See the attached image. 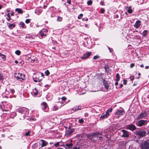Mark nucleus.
Returning a JSON list of instances; mask_svg holds the SVG:
<instances>
[{
  "label": "nucleus",
  "instance_id": "10",
  "mask_svg": "<svg viewBox=\"0 0 149 149\" xmlns=\"http://www.w3.org/2000/svg\"><path fill=\"white\" fill-rule=\"evenodd\" d=\"M41 107L42 109L44 110V111L47 112V110H45L47 108V104L46 102H43L41 104Z\"/></svg>",
  "mask_w": 149,
  "mask_h": 149
},
{
  "label": "nucleus",
  "instance_id": "49",
  "mask_svg": "<svg viewBox=\"0 0 149 149\" xmlns=\"http://www.w3.org/2000/svg\"><path fill=\"white\" fill-rule=\"evenodd\" d=\"M130 79L131 81H132L134 79V77L133 76H131L130 77Z\"/></svg>",
  "mask_w": 149,
  "mask_h": 149
},
{
  "label": "nucleus",
  "instance_id": "13",
  "mask_svg": "<svg viewBox=\"0 0 149 149\" xmlns=\"http://www.w3.org/2000/svg\"><path fill=\"white\" fill-rule=\"evenodd\" d=\"M123 133L122 136L123 137H127L129 136L128 133L124 130H123L121 131Z\"/></svg>",
  "mask_w": 149,
  "mask_h": 149
},
{
  "label": "nucleus",
  "instance_id": "62",
  "mask_svg": "<svg viewBox=\"0 0 149 149\" xmlns=\"http://www.w3.org/2000/svg\"><path fill=\"white\" fill-rule=\"evenodd\" d=\"M47 7V6L46 5V6H43V8H44V9H45Z\"/></svg>",
  "mask_w": 149,
  "mask_h": 149
},
{
  "label": "nucleus",
  "instance_id": "31",
  "mask_svg": "<svg viewBox=\"0 0 149 149\" xmlns=\"http://www.w3.org/2000/svg\"><path fill=\"white\" fill-rule=\"evenodd\" d=\"M112 109L111 108L109 109L106 112L107 113H111L112 112Z\"/></svg>",
  "mask_w": 149,
  "mask_h": 149
},
{
  "label": "nucleus",
  "instance_id": "51",
  "mask_svg": "<svg viewBox=\"0 0 149 149\" xmlns=\"http://www.w3.org/2000/svg\"><path fill=\"white\" fill-rule=\"evenodd\" d=\"M79 147H77L76 146H75L72 148V149H79Z\"/></svg>",
  "mask_w": 149,
  "mask_h": 149
},
{
  "label": "nucleus",
  "instance_id": "50",
  "mask_svg": "<svg viewBox=\"0 0 149 149\" xmlns=\"http://www.w3.org/2000/svg\"><path fill=\"white\" fill-rule=\"evenodd\" d=\"M58 108L56 107V106H55L53 108L54 110H58Z\"/></svg>",
  "mask_w": 149,
  "mask_h": 149
},
{
  "label": "nucleus",
  "instance_id": "5",
  "mask_svg": "<svg viewBox=\"0 0 149 149\" xmlns=\"http://www.w3.org/2000/svg\"><path fill=\"white\" fill-rule=\"evenodd\" d=\"M146 122V120H141L138 121L136 123V124L138 126L141 127L144 125Z\"/></svg>",
  "mask_w": 149,
  "mask_h": 149
},
{
  "label": "nucleus",
  "instance_id": "37",
  "mask_svg": "<svg viewBox=\"0 0 149 149\" xmlns=\"http://www.w3.org/2000/svg\"><path fill=\"white\" fill-rule=\"evenodd\" d=\"M138 2L140 4H142L143 2V0H138Z\"/></svg>",
  "mask_w": 149,
  "mask_h": 149
},
{
  "label": "nucleus",
  "instance_id": "25",
  "mask_svg": "<svg viewBox=\"0 0 149 149\" xmlns=\"http://www.w3.org/2000/svg\"><path fill=\"white\" fill-rule=\"evenodd\" d=\"M19 73H15V77H16L17 80H19Z\"/></svg>",
  "mask_w": 149,
  "mask_h": 149
},
{
  "label": "nucleus",
  "instance_id": "14",
  "mask_svg": "<svg viewBox=\"0 0 149 149\" xmlns=\"http://www.w3.org/2000/svg\"><path fill=\"white\" fill-rule=\"evenodd\" d=\"M40 141L42 143L41 144V147L46 146L48 144L47 142L41 139L40 140Z\"/></svg>",
  "mask_w": 149,
  "mask_h": 149
},
{
  "label": "nucleus",
  "instance_id": "23",
  "mask_svg": "<svg viewBox=\"0 0 149 149\" xmlns=\"http://www.w3.org/2000/svg\"><path fill=\"white\" fill-rule=\"evenodd\" d=\"M81 106H78L77 107H74L73 109L74 110V111H77L81 109Z\"/></svg>",
  "mask_w": 149,
  "mask_h": 149
},
{
  "label": "nucleus",
  "instance_id": "27",
  "mask_svg": "<svg viewBox=\"0 0 149 149\" xmlns=\"http://www.w3.org/2000/svg\"><path fill=\"white\" fill-rule=\"evenodd\" d=\"M120 76L119 74L118 73H117L116 74V81H119L120 80Z\"/></svg>",
  "mask_w": 149,
  "mask_h": 149
},
{
  "label": "nucleus",
  "instance_id": "30",
  "mask_svg": "<svg viewBox=\"0 0 149 149\" xmlns=\"http://www.w3.org/2000/svg\"><path fill=\"white\" fill-rule=\"evenodd\" d=\"M20 25L21 26V27L22 28H24V26L25 24L23 22H21L20 23Z\"/></svg>",
  "mask_w": 149,
  "mask_h": 149
},
{
  "label": "nucleus",
  "instance_id": "16",
  "mask_svg": "<svg viewBox=\"0 0 149 149\" xmlns=\"http://www.w3.org/2000/svg\"><path fill=\"white\" fill-rule=\"evenodd\" d=\"M123 111L122 110H118L116 113L115 114L119 116H120L123 114Z\"/></svg>",
  "mask_w": 149,
  "mask_h": 149
},
{
  "label": "nucleus",
  "instance_id": "45",
  "mask_svg": "<svg viewBox=\"0 0 149 149\" xmlns=\"http://www.w3.org/2000/svg\"><path fill=\"white\" fill-rule=\"evenodd\" d=\"M30 132V131H29L28 132H26L25 134V135L26 136H30V134H29V133Z\"/></svg>",
  "mask_w": 149,
  "mask_h": 149
},
{
  "label": "nucleus",
  "instance_id": "9",
  "mask_svg": "<svg viewBox=\"0 0 149 149\" xmlns=\"http://www.w3.org/2000/svg\"><path fill=\"white\" fill-rule=\"evenodd\" d=\"M73 146V145L72 143H67L65 145H61V146L64 147L67 149H70V148H72Z\"/></svg>",
  "mask_w": 149,
  "mask_h": 149
},
{
  "label": "nucleus",
  "instance_id": "17",
  "mask_svg": "<svg viewBox=\"0 0 149 149\" xmlns=\"http://www.w3.org/2000/svg\"><path fill=\"white\" fill-rule=\"evenodd\" d=\"M103 84L106 89H108L109 88V86L107 81L105 80H104Z\"/></svg>",
  "mask_w": 149,
  "mask_h": 149
},
{
  "label": "nucleus",
  "instance_id": "48",
  "mask_svg": "<svg viewBox=\"0 0 149 149\" xmlns=\"http://www.w3.org/2000/svg\"><path fill=\"white\" fill-rule=\"evenodd\" d=\"M105 11V10L103 8H102L101 10V12L102 13H103Z\"/></svg>",
  "mask_w": 149,
  "mask_h": 149
},
{
  "label": "nucleus",
  "instance_id": "56",
  "mask_svg": "<svg viewBox=\"0 0 149 149\" xmlns=\"http://www.w3.org/2000/svg\"><path fill=\"white\" fill-rule=\"evenodd\" d=\"M100 5H104V2L102 1H101V2H100Z\"/></svg>",
  "mask_w": 149,
  "mask_h": 149
},
{
  "label": "nucleus",
  "instance_id": "22",
  "mask_svg": "<svg viewBox=\"0 0 149 149\" xmlns=\"http://www.w3.org/2000/svg\"><path fill=\"white\" fill-rule=\"evenodd\" d=\"M15 11L17 12L18 13L22 14L23 13V10L20 8H17L15 9Z\"/></svg>",
  "mask_w": 149,
  "mask_h": 149
},
{
  "label": "nucleus",
  "instance_id": "46",
  "mask_svg": "<svg viewBox=\"0 0 149 149\" xmlns=\"http://www.w3.org/2000/svg\"><path fill=\"white\" fill-rule=\"evenodd\" d=\"M127 84V80L125 79L123 80V84L125 85H126Z\"/></svg>",
  "mask_w": 149,
  "mask_h": 149
},
{
  "label": "nucleus",
  "instance_id": "3",
  "mask_svg": "<svg viewBox=\"0 0 149 149\" xmlns=\"http://www.w3.org/2000/svg\"><path fill=\"white\" fill-rule=\"evenodd\" d=\"M47 31L48 30L47 29H43L40 31L38 34L39 36H40L41 37H42L46 35L47 33Z\"/></svg>",
  "mask_w": 149,
  "mask_h": 149
},
{
  "label": "nucleus",
  "instance_id": "2",
  "mask_svg": "<svg viewBox=\"0 0 149 149\" xmlns=\"http://www.w3.org/2000/svg\"><path fill=\"white\" fill-rule=\"evenodd\" d=\"M146 132L143 130H140L136 132V134L140 137H143L145 135Z\"/></svg>",
  "mask_w": 149,
  "mask_h": 149
},
{
  "label": "nucleus",
  "instance_id": "54",
  "mask_svg": "<svg viewBox=\"0 0 149 149\" xmlns=\"http://www.w3.org/2000/svg\"><path fill=\"white\" fill-rule=\"evenodd\" d=\"M34 81L35 82H37L38 81H40V80H39V79H35L34 80Z\"/></svg>",
  "mask_w": 149,
  "mask_h": 149
},
{
  "label": "nucleus",
  "instance_id": "33",
  "mask_svg": "<svg viewBox=\"0 0 149 149\" xmlns=\"http://www.w3.org/2000/svg\"><path fill=\"white\" fill-rule=\"evenodd\" d=\"M78 122L82 124L84 123V121L83 119H81L79 120Z\"/></svg>",
  "mask_w": 149,
  "mask_h": 149
},
{
  "label": "nucleus",
  "instance_id": "26",
  "mask_svg": "<svg viewBox=\"0 0 149 149\" xmlns=\"http://www.w3.org/2000/svg\"><path fill=\"white\" fill-rule=\"evenodd\" d=\"M148 33V31L147 30H144L142 33V35L144 37H146Z\"/></svg>",
  "mask_w": 149,
  "mask_h": 149
},
{
  "label": "nucleus",
  "instance_id": "39",
  "mask_svg": "<svg viewBox=\"0 0 149 149\" xmlns=\"http://www.w3.org/2000/svg\"><path fill=\"white\" fill-rule=\"evenodd\" d=\"M83 16V14H81L80 15L78 16V19H80L81 18V17Z\"/></svg>",
  "mask_w": 149,
  "mask_h": 149
},
{
  "label": "nucleus",
  "instance_id": "21",
  "mask_svg": "<svg viewBox=\"0 0 149 149\" xmlns=\"http://www.w3.org/2000/svg\"><path fill=\"white\" fill-rule=\"evenodd\" d=\"M8 27L10 29H11L15 27V25L14 24H11L8 23H7Z\"/></svg>",
  "mask_w": 149,
  "mask_h": 149
},
{
  "label": "nucleus",
  "instance_id": "44",
  "mask_svg": "<svg viewBox=\"0 0 149 149\" xmlns=\"http://www.w3.org/2000/svg\"><path fill=\"white\" fill-rule=\"evenodd\" d=\"M61 99L63 101H65L66 100L67 98L65 97H62Z\"/></svg>",
  "mask_w": 149,
  "mask_h": 149
},
{
  "label": "nucleus",
  "instance_id": "42",
  "mask_svg": "<svg viewBox=\"0 0 149 149\" xmlns=\"http://www.w3.org/2000/svg\"><path fill=\"white\" fill-rule=\"evenodd\" d=\"M62 18L60 17H58L57 19V20L59 21H61L62 20Z\"/></svg>",
  "mask_w": 149,
  "mask_h": 149
},
{
  "label": "nucleus",
  "instance_id": "32",
  "mask_svg": "<svg viewBox=\"0 0 149 149\" xmlns=\"http://www.w3.org/2000/svg\"><path fill=\"white\" fill-rule=\"evenodd\" d=\"M20 53L21 52L19 50H17L15 52V54L18 55H19L20 54Z\"/></svg>",
  "mask_w": 149,
  "mask_h": 149
},
{
  "label": "nucleus",
  "instance_id": "34",
  "mask_svg": "<svg viewBox=\"0 0 149 149\" xmlns=\"http://www.w3.org/2000/svg\"><path fill=\"white\" fill-rule=\"evenodd\" d=\"M45 74L47 76H48L49 74V72L48 70H47L45 72Z\"/></svg>",
  "mask_w": 149,
  "mask_h": 149
},
{
  "label": "nucleus",
  "instance_id": "58",
  "mask_svg": "<svg viewBox=\"0 0 149 149\" xmlns=\"http://www.w3.org/2000/svg\"><path fill=\"white\" fill-rule=\"evenodd\" d=\"M109 49V50L110 52H112V51H111L112 49H111L109 47H108Z\"/></svg>",
  "mask_w": 149,
  "mask_h": 149
},
{
  "label": "nucleus",
  "instance_id": "41",
  "mask_svg": "<svg viewBox=\"0 0 149 149\" xmlns=\"http://www.w3.org/2000/svg\"><path fill=\"white\" fill-rule=\"evenodd\" d=\"M30 19H26L25 20V22L27 24L29 23L30 22Z\"/></svg>",
  "mask_w": 149,
  "mask_h": 149
},
{
  "label": "nucleus",
  "instance_id": "53",
  "mask_svg": "<svg viewBox=\"0 0 149 149\" xmlns=\"http://www.w3.org/2000/svg\"><path fill=\"white\" fill-rule=\"evenodd\" d=\"M67 2L69 4H71L70 0H67Z\"/></svg>",
  "mask_w": 149,
  "mask_h": 149
},
{
  "label": "nucleus",
  "instance_id": "4",
  "mask_svg": "<svg viewBox=\"0 0 149 149\" xmlns=\"http://www.w3.org/2000/svg\"><path fill=\"white\" fill-rule=\"evenodd\" d=\"M147 115V113L146 111H144L142 112L140 115L137 118V120H139L143 118V117L146 116Z\"/></svg>",
  "mask_w": 149,
  "mask_h": 149
},
{
  "label": "nucleus",
  "instance_id": "55",
  "mask_svg": "<svg viewBox=\"0 0 149 149\" xmlns=\"http://www.w3.org/2000/svg\"><path fill=\"white\" fill-rule=\"evenodd\" d=\"M7 16L8 17H10V13H8L7 14Z\"/></svg>",
  "mask_w": 149,
  "mask_h": 149
},
{
  "label": "nucleus",
  "instance_id": "7",
  "mask_svg": "<svg viewBox=\"0 0 149 149\" xmlns=\"http://www.w3.org/2000/svg\"><path fill=\"white\" fill-rule=\"evenodd\" d=\"M109 113H107L106 112V113H102V115L100 117V120H101L104 119L106 118H107L109 116Z\"/></svg>",
  "mask_w": 149,
  "mask_h": 149
},
{
  "label": "nucleus",
  "instance_id": "61",
  "mask_svg": "<svg viewBox=\"0 0 149 149\" xmlns=\"http://www.w3.org/2000/svg\"><path fill=\"white\" fill-rule=\"evenodd\" d=\"M140 67L141 68H143V67H144V66L143 65V64H141V65H140Z\"/></svg>",
  "mask_w": 149,
  "mask_h": 149
},
{
  "label": "nucleus",
  "instance_id": "11",
  "mask_svg": "<svg viewBox=\"0 0 149 149\" xmlns=\"http://www.w3.org/2000/svg\"><path fill=\"white\" fill-rule=\"evenodd\" d=\"M91 54V52H88L84 54L83 56L81 57L82 59H85L88 58Z\"/></svg>",
  "mask_w": 149,
  "mask_h": 149
},
{
  "label": "nucleus",
  "instance_id": "20",
  "mask_svg": "<svg viewBox=\"0 0 149 149\" xmlns=\"http://www.w3.org/2000/svg\"><path fill=\"white\" fill-rule=\"evenodd\" d=\"M126 10L129 13H132V10L131 9V7L130 6L127 7L126 8Z\"/></svg>",
  "mask_w": 149,
  "mask_h": 149
},
{
  "label": "nucleus",
  "instance_id": "63",
  "mask_svg": "<svg viewBox=\"0 0 149 149\" xmlns=\"http://www.w3.org/2000/svg\"><path fill=\"white\" fill-rule=\"evenodd\" d=\"M14 15V13L13 12L11 13V16H13Z\"/></svg>",
  "mask_w": 149,
  "mask_h": 149
},
{
  "label": "nucleus",
  "instance_id": "43",
  "mask_svg": "<svg viewBox=\"0 0 149 149\" xmlns=\"http://www.w3.org/2000/svg\"><path fill=\"white\" fill-rule=\"evenodd\" d=\"M99 58V56H95L93 57V59L95 60Z\"/></svg>",
  "mask_w": 149,
  "mask_h": 149
},
{
  "label": "nucleus",
  "instance_id": "29",
  "mask_svg": "<svg viewBox=\"0 0 149 149\" xmlns=\"http://www.w3.org/2000/svg\"><path fill=\"white\" fill-rule=\"evenodd\" d=\"M20 76L22 77H20V78L21 79V80H20V81L23 80L25 78L24 75L23 74H20Z\"/></svg>",
  "mask_w": 149,
  "mask_h": 149
},
{
  "label": "nucleus",
  "instance_id": "57",
  "mask_svg": "<svg viewBox=\"0 0 149 149\" xmlns=\"http://www.w3.org/2000/svg\"><path fill=\"white\" fill-rule=\"evenodd\" d=\"M6 19L8 21H9L11 19L10 17H8V18H6Z\"/></svg>",
  "mask_w": 149,
  "mask_h": 149
},
{
  "label": "nucleus",
  "instance_id": "24",
  "mask_svg": "<svg viewBox=\"0 0 149 149\" xmlns=\"http://www.w3.org/2000/svg\"><path fill=\"white\" fill-rule=\"evenodd\" d=\"M32 95H36L38 94V91L35 88L34 90L31 93Z\"/></svg>",
  "mask_w": 149,
  "mask_h": 149
},
{
  "label": "nucleus",
  "instance_id": "35",
  "mask_svg": "<svg viewBox=\"0 0 149 149\" xmlns=\"http://www.w3.org/2000/svg\"><path fill=\"white\" fill-rule=\"evenodd\" d=\"M92 1L91 0H89L87 2V4L88 5H91L92 4Z\"/></svg>",
  "mask_w": 149,
  "mask_h": 149
},
{
  "label": "nucleus",
  "instance_id": "28",
  "mask_svg": "<svg viewBox=\"0 0 149 149\" xmlns=\"http://www.w3.org/2000/svg\"><path fill=\"white\" fill-rule=\"evenodd\" d=\"M6 56L0 53V58L1 57L3 59V60L4 61L6 60Z\"/></svg>",
  "mask_w": 149,
  "mask_h": 149
},
{
  "label": "nucleus",
  "instance_id": "1",
  "mask_svg": "<svg viewBox=\"0 0 149 149\" xmlns=\"http://www.w3.org/2000/svg\"><path fill=\"white\" fill-rule=\"evenodd\" d=\"M142 149H149V141H145L141 144Z\"/></svg>",
  "mask_w": 149,
  "mask_h": 149
},
{
  "label": "nucleus",
  "instance_id": "60",
  "mask_svg": "<svg viewBox=\"0 0 149 149\" xmlns=\"http://www.w3.org/2000/svg\"><path fill=\"white\" fill-rule=\"evenodd\" d=\"M118 81H116V82L115 83V85L116 86L117 85H118Z\"/></svg>",
  "mask_w": 149,
  "mask_h": 149
},
{
  "label": "nucleus",
  "instance_id": "47",
  "mask_svg": "<svg viewBox=\"0 0 149 149\" xmlns=\"http://www.w3.org/2000/svg\"><path fill=\"white\" fill-rule=\"evenodd\" d=\"M3 77V76L2 74H0V80L2 79Z\"/></svg>",
  "mask_w": 149,
  "mask_h": 149
},
{
  "label": "nucleus",
  "instance_id": "38",
  "mask_svg": "<svg viewBox=\"0 0 149 149\" xmlns=\"http://www.w3.org/2000/svg\"><path fill=\"white\" fill-rule=\"evenodd\" d=\"M59 143H60L59 142H58L54 144V146H55L56 147H58L59 145Z\"/></svg>",
  "mask_w": 149,
  "mask_h": 149
},
{
  "label": "nucleus",
  "instance_id": "40",
  "mask_svg": "<svg viewBox=\"0 0 149 149\" xmlns=\"http://www.w3.org/2000/svg\"><path fill=\"white\" fill-rule=\"evenodd\" d=\"M10 92L11 93L13 94L15 92V90L13 89H10Z\"/></svg>",
  "mask_w": 149,
  "mask_h": 149
},
{
  "label": "nucleus",
  "instance_id": "15",
  "mask_svg": "<svg viewBox=\"0 0 149 149\" xmlns=\"http://www.w3.org/2000/svg\"><path fill=\"white\" fill-rule=\"evenodd\" d=\"M141 22L139 20L137 21L134 25V26L136 28H139L141 25Z\"/></svg>",
  "mask_w": 149,
  "mask_h": 149
},
{
  "label": "nucleus",
  "instance_id": "6",
  "mask_svg": "<svg viewBox=\"0 0 149 149\" xmlns=\"http://www.w3.org/2000/svg\"><path fill=\"white\" fill-rule=\"evenodd\" d=\"M74 128L70 129L68 130L66 132L65 135L67 136H70L74 132Z\"/></svg>",
  "mask_w": 149,
  "mask_h": 149
},
{
  "label": "nucleus",
  "instance_id": "8",
  "mask_svg": "<svg viewBox=\"0 0 149 149\" xmlns=\"http://www.w3.org/2000/svg\"><path fill=\"white\" fill-rule=\"evenodd\" d=\"M88 138L90 140L94 141L93 139L96 137L95 133H92L89 134H88L87 135Z\"/></svg>",
  "mask_w": 149,
  "mask_h": 149
},
{
  "label": "nucleus",
  "instance_id": "59",
  "mask_svg": "<svg viewBox=\"0 0 149 149\" xmlns=\"http://www.w3.org/2000/svg\"><path fill=\"white\" fill-rule=\"evenodd\" d=\"M31 58H32V56H31L30 57H28V59L29 60V59L31 60Z\"/></svg>",
  "mask_w": 149,
  "mask_h": 149
},
{
  "label": "nucleus",
  "instance_id": "19",
  "mask_svg": "<svg viewBox=\"0 0 149 149\" xmlns=\"http://www.w3.org/2000/svg\"><path fill=\"white\" fill-rule=\"evenodd\" d=\"M95 135L96 136V137H97L100 139L102 138V135L101 133L98 132H95Z\"/></svg>",
  "mask_w": 149,
  "mask_h": 149
},
{
  "label": "nucleus",
  "instance_id": "12",
  "mask_svg": "<svg viewBox=\"0 0 149 149\" xmlns=\"http://www.w3.org/2000/svg\"><path fill=\"white\" fill-rule=\"evenodd\" d=\"M127 128L132 131L136 129V127L135 126L132 124L127 125Z\"/></svg>",
  "mask_w": 149,
  "mask_h": 149
},
{
  "label": "nucleus",
  "instance_id": "36",
  "mask_svg": "<svg viewBox=\"0 0 149 149\" xmlns=\"http://www.w3.org/2000/svg\"><path fill=\"white\" fill-rule=\"evenodd\" d=\"M36 60V58H31V59L30 60V61L31 63H33Z\"/></svg>",
  "mask_w": 149,
  "mask_h": 149
},
{
  "label": "nucleus",
  "instance_id": "64",
  "mask_svg": "<svg viewBox=\"0 0 149 149\" xmlns=\"http://www.w3.org/2000/svg\"><path fill=\"white\" fill-rule=\"evenodd\" d=\"M5 135L4 134H2V135H1V136L2 137H5Z\"/></svg>",
  "mask_w": 149,
  "mask_h": 149
},
{
  "label": "nucleus",
  "instance_id": "52",
  "mask_svg": "<svg viewBox=\"0 0 149 149\" xmlns=\"http://www.w3.org/2000/svg\"><path fill=\"white\" fill-rule=\"evenodd\" d=\"M134 66V63H131L130 64V67L131 68H133Z\"/></svg>",
  "mask_w": 149,
  "mask_h": 149
},
{
  "label": "nucleus",
  "instance_id": "18",
  "mask_svg": "<svg viewBox=\"0 0 149 149\" xmlns=\"http://www.w3.org/2000/svg\"><path fill=\"white\" fill-rule=\"evenodd\" d=\"M24 110H26L25 108H20L18 109L17 111L19 113H24Z\"/></svg>",
  "mask_w": 149,
  "mask_h": 149
}]
</instances>
